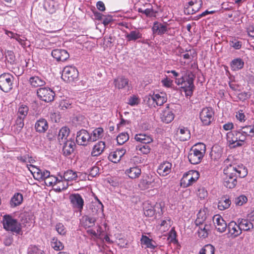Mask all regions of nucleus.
<instances>
[{
	"label": "nucleus",
	"mask_w": 254,
	"mask_h": 254,
	"mask_svg": "<svg viewBox=\"0 0 254 254\" xmlns=\"http://www.w3.org/2000/svg\"><path fill=\"white\" fill-rule=\"evenodd\" d=\"M173 224V221L169 217H165L161 220L159 225V230L161 232L167 231Z\"/></svg>",
	"instance_id": "nucleus-28"
},
{
	"label": "nucleus",
	"mask_w": 254,
	"mask_h": 254,
	"mask_svg": "<svg viewBox=\"0 0 254 254\" xmlns=\"http://www.w3.org/2000/svg\"><path fill=\"white\" fill-rule=\"evenodd\" d=\"M96 221V219L94 217L85 216L82 217L81 222L85 227L89 228L95 224Z\"/></svg>",
	"instance_id": "nucleus-48"
},
{
	"label": "nucleus",
	"mask_w": 254,
	"mask_h": 254,
	"mask_svg": "<svg viewBox=\"0 0 254 254\" xmlns=\"http://www.w3.org/2000/svg\"><path fill=\"white\" fill-rule=\"evenodd\" d=\"M125 37L127 41H135L142 38V34L138 30H132L126 34Z\"/></svg>",
	"instance_id": "nucleus-37"
},
{
	"label": "nucleus",
	"mask_w": 254,
	"mask_h": 254,
	"mask_svg": "<svg viewBox=\"0 0 254 254\" xmlns=\"http://www.w3.org/2000/svg\"><path fill=\"white\" fill-rule=\"evenodd\" d=\"M247 174V169L243 165L230 164L224 169L223 184L227 188H234L237 184V178H243Z\"/></svg>",
	"instance_id": "nucleus-1"
},
{
	"label": "nucleus",
	"mask_w": 254,
	"mask_h": 254,
	"mask_svg": "<svg viewBox=\"0 0 254 254\" xmlns=\"http://www.w3.org/2000/svg\"><path fill=\"white\" fill-rule=\"evenodd\" d=\"M96 199L97 200V202L94 203L92 205V211L93 213L97 214H101L102 215H103V204L97 198H96Z\"/></svg>",
	"instance_id": "nucleus-42"
},
{
	"label": "nucleus",
	"mask_w": 254,
	"mask_h": 254,
	"mask_svg": "<svg viewBox=\"0 0 254 254\" xmlns=\"http://www.w3.org/2000/svg\"><path fill=\"white\" fill-rule=\"evenodd\" d=\"M105 147V143L104 142H98L94 146L91 152V155L92 156H98L100 155L103 152Z\"/></svg>",
	"instance_id": "nucleus-36"
},
{
	"label": "nucleus",
	"mask_w": 254,
	"mask_h": 254,
	"mask_svg": "<svg viewBox=\"0 0 254 254\" xmlns=\"http://www.w3.org/2000/svg\"><path fill=\"white\" fill-rule=\"evenodd\" d=\"M213 221L216 229L219 232H224L227 227L223 218L219 215H215L213 217Z\"/></svg>",
	"instance_id": "nucleus-18"
},
{
	"label": "nucleus",
	"mask_w": 254,
	"mask_h": 254,
	"mask_svg": "<svg viewBox=\"0 0 254 254\" xmlns=\"http://www.w3.org/2000/svg\"><path fill=\"white\" fill-rule=\"evenodd\" d=\"M69 200L74 211L81 213L84 203L82 196L78 193L72 194L69 196Z\"/></svg>",
	"instance_id": "nucleus-14"
},
{
	"label": "nucleus",
	"mask_w": 254,
	"mask_h": 254,
	"mask_svg": "<svg viewBox=\"0 0 254 254\" xmlns=\"http://www.w3.org/2000/svg\"><path fill=\"white\" fill-rule=\"evenodd\" d=\"M4 229L13 234L19 235L22 234V226L18 221L9 214L3 216L2 220Z\"/></svg>",
	"instance_id": "nucleus-3"
},
{
	"label": "nucleus",
	"mask_w": 254,
	"mask_h": 254,
	"mask_svg": "<svg viewBox=\"0 0 254 254\" xmlns=\"http://www.w3.org/2000/svg\"><path fill=\"white\" fill-rule=\"evenodd\" d=\"M28 254H45L43 251L35 246H31L28 249Z\"/></svg>",
	"instance_id": "nucleus-60"
},
{
	"label": "nucleus",
	"mask_w": 254,
	"mask_h": 254,
	"mask_svg": "<svg viewBox=\"0 0 254 254\" xmlns=\"http://www.w3.org/2000/svg\"><path fill=\"white\" fill-rule=\"evenodd\" d=\"M6 60L10 64L13 63L15 60L14 53L11 51H7L5 53Z\"/></svg>",
	"instance_id": "nucleus-61"
},
{
	"label": "nucleus",
	"mask_w": 254,
	"mask_h": 254,
	"mask_svg": "<svg viewBox=\"0 0 254 254\" xmlns=\"http://www.w3.org/2000/svg\"><path fill=\"white\" fill-rule=\"evenodd\" d=\"M139 102L140 99L139 98L135 95H133L128 98L127 103L131 106H134L137 105Z\"/></svg>",
	"instance_id": "nucleus-58"
},
{
	"label": "nucleus",
	"mask_w": 254,
	"mask_h": 254,
	"mask_svg": "<svg viewBox=\"0 0 254 254\" xmlns=\"http://www.w3.org/2000/svg\"><path fill=\"white\" fill-rule=\"evenodd\" d=\"M152 30L153 34L162 35L167 32L168 28L166 24L156 21L153 23Z\"/></svg>",
	"instance_id": "nucleus-23"
},
{
	"label": "nucleus",
	"mask_w": 254,
	"mask_h": 254,
	"mask_svg": "<svg viewBox=\"0 0 254 254\" xmlns=\"http://www.w3.org/2000/svg\"><path fill=\"white\" fill-rule=\"evenodd\" d=\"M177 134L180 140L182 141H185L189 139L190 137V130L186 127H181L179 128Z\"/></svg>",
	"instance_id": "nucleus-34"
},
{
	"label": "nucleus",
	"mask_w": 254,
	"mask_h": 254,
	"mask_svg": "<svg viewBox=\"0 0 254 254\" xmlns=\"http://www.w3.org/2000/svg\"><path fill=\"white\" fill-rule=\"evenodd\" d=\"M14 77L8 73L0 75V89L4 92H9L13 88Z\"/></svg>",
	"instance_id": "nucleus-7"
},
{
	"label": "nucleus",
	"mask_w": 254,
	"mask_h": 254,
	"mask_svg": "<svg viewBox=\"0 0 254 254\" xmlns=\"http://www.w3.org/2000/svg\"><path fill=\"white\" fill-rule=\"evenodd\" d=\"M195 225L198 227L197 230L198 236L199 238L204 239L208 237L210 231L211 226L205 222V218H198L195 220Z\"/></svg>",
	"instance_id": "nucleus-9"
},
{
	"label": "nucleus",
	"mask_w": 254,
	"mask_h": 254,
	"mask_svg": "<svg viewBox=\"0 0 254 254\" xmlns=\"http://www.w3.org/2000/svg\"><path fill=\"white\" fill-rule=\"evenodd\" d=\"M194 78L193 76H189L185 78L184 77L176 78L175 83L181 86L183 91L185 92L186 96H190L194 89L193 84Z\"/></svg>",
	"instance_id": "nucleus-5"
},
{
	"label": "nucleus",
	"mask_w": 254,
	"mask_h": 254,
	"mask_svg": "<svg viewBox=\"0 0 254 254\" xmlns=\"http://www.w3.org/2000/svg\"><path fill=\"white\" fill-rule=\"evenodd\" d=\"M160 117L163 122L168 124L174 120L175 116L172 110L168 106H167L161 111Z\"/></svg>",
	"instance_id": "nucleus-17"
},
{
	"label": "nucleus",
	"mask_w": 254,
	"mask_h": 254,
	"mask_svg": "<svg viewBox=\"0 0 254 254\" xmlns=\"http://www.w3.org/2000/svg\"><path fill=\"white\" fill-rule=\"evenodd\" d=\"M23 200V195L21 193L17 192L15 193L11 198L10 201V205L11 207H15L20 205Z\"/></svg>",
	"instance_id": "nucleus-35"
},
{
	"label": "nucleus",
	"mask_w": 254,
	"mask_h": 254,
	"mask_svg": "<svg viewBox=\"0 0 254 254\" xmlns=\"http://www.w3.org/2000/svg\"><path fill=\"white\" fill-rule=\"evenodd\" d=\"M25 119L16 116L15 124L12 127L13 130L15 133H19L24 126V120Z\"/></svg>",
	"instance_id": "nucleus-39"
},
{
	"label": "nucleus",
	"mask_w": 254,
	"mask_h": 254,
	"mask_svg": "<svg viewBox=\"0 0 254 254\" xmlns=\"http://www.w3.org/2000/svg\"><path fill=\"white\" fill-rule=\"evenodd\" d=\"M160 180L158 178L146 176L141 179L138 184V187L142 190L157 187L160 185Z\"/></svg>",
	"instance_id": "nucleus-11"
},
{
	"label": "nucleus",
	"mask_w": 254,
	"mask_h": 254,
	"mask_svg": "<svg viewBox=\"0 0 254 254\" xmlns=\"http://www.w3.org/2000/svg\"><path fill=\"white\" fill-rule=\"evenodd\" d=\"M199 173L195 170H190L185 173L181 180V186L187 188L194 184L199 178Z\"/></svg>",
	"instance_id": "nucleus-8"
},
{
	"label": "nucleus",
	"mask_w": 254,
	"mask_h": 254,
	"mask_svg": "<svg viewBox=\"0 0 254 254\" xmlns=\"http://www.w3.org/2000/svg\"><path fill=\"white\" fill-rule=\"evenodd\" d=\"M134 139L141 144L136 146V150L140 151L144 154H147L150 151V147L148 144L153 141L152 137L150 135L144 133L136 134Z\"/></svg>",
	"instance_id": "nucleus-4"
},
{
	"label": "nucleus",
	"mask_w": 254,
	"mask_h": 254,
	"mask_svg": "<svg viewBox=\"0 0 254 254\" xmlns=\"http://www.w3.org/2000/svg\"><path fill=\"white\" fill-rule=\"evenodd\" d=\"M44 6L46 10L49 12H54L56 9V5L53 0H47L44 4Z\"/></svg>",
	"instance_id": "nucleus-52"
},
{
	"label": "nucleus",
	"mask_w": 254,
	"mask_h": 254,
	"mask_svg": "<svg viewBox=\"0 0 254 254\" xmlns=\"http://www.w3.org/2000/svg\"><path fill=\"white\" fill-rule=\"evenodd\" d=\"M69 134V129L67 127H62L59 132L58 139L61 144L62 142L66 141L67 140L71 139V138H68Z\"/></svg>",
	"instance_id": "nucleus-31"
},
{
	"label": "nucleus",
	"mask_w": 254,
	"mask_h": 254,
	"mask_svg": "<svg viewBox=\"0 0 254 254\" xmlns=\"http://www.w3.org/2000/svg\"><path fill=\"white\" fill-rule=\"evenodd\" d=\"M156 209H160V213L162 214V207L159 204H156L154 207L152 206L149 207L148 208L146 207L144 209V214L146 216L152 217L154 215Z\"/></svg>",
	"instance_id": "nucleus-43"
},
{
	"label": "nucleus",
	"mask_w": 254,
	"mask_h": 254,
	"mask_svg": "<svg viewBox=\"0 0 254 254\" xmlns=\"http://www.w3.org/2000/svg\"><path fill=\"white\" fill-rule=\"evenodd\" d=\"M126 152V150L124 148L118 149L114 151L111 152L109 154L108 158L112 162L117 163L120 162Z\"/></svg>",
	"instance_id": "nucleus-20"
},
{
	"label": "nucleus",
	"mask_w": 254,
	"mask_h": 254,
	"mask_svg": "<svg viewBox=\"0 0 254 254\" xmlns=\"http://www.w3.org/2000/svg\"><path fill=\"white\" fill-rule=\"evenodd\" d=\"M214 248L211 245H206L199 251V254H214Z\"/></svg>",
	"instance_id": "nucleus-53"
},
{
	"label": "nucleus",
	"mask_w": 254,
	"mask_h": 254,
	"mask_svg": "<svg viewBox=\"0 0 254 254\" xmlns=\"http://www.w3.org/2000/svg\"><path fill=\"white\" fill-rule=\"evenodd\" d=\"M227 227L229 233L234 237L238 236L241 233L242 231L239 224H237L234 221L230 222Z\"/></svg>",
	"instance_id": "nucleus-32"
},
{
	"label": "nucleus",
	"mask_w": 254,
	"mask_h": 254,
	"mask_svg": "<svg viewBox=\"0 0 254 254\" xmlns=\"http://www.w3.org/2000/svg\"><path fill=\"white\" fill-rule=\"evenodd\" d=\"M125 173L129 178L133 179L137 178L140 176L141 170L139 167L135 166L127 169Z\"/></svg>",
	"instance_id": "nucleus-33"
},
{
	"label": "nucleus",
	"mask_w": 254,
	"mask_h": 254,
	"mask_svg": "<svg viewBox=\"0 0 254 254\" xmlns=\"http://www.w3.org/2000/svg\"><path fill=\"white\" fill-rule=\"evenodd\" d=\"M71 103L68 100H63L60 103V105L62 110L67 109L71 107Z\"/></svg>",
	"instance_id": "nucleus-63"
},
{
	"label": "nucleus",
	"mask_w": 254,
	"mask_h": 254,
	"mask_svg": "<svg viewBox=\"0 0 254 254\" xmlns=\"http://www.w3.org/2000/svg\"><path fill=\"white\" fill-rule=\"evenodd\" d=\"M104 135V129L102 127H97L94 129L90 134V141L93 142L101 138Z\"/></svg>",
	"instance_id": "nucleus-40"
},
{
	"label": "nucleus",
	"mask_w": 254,
	"mask_h": 254,
	"mask_svg": "<svg viewBox=\"0 0 254 254\" xmlns=\"http://www.w3.org/2000/svg\"><path fill=\"white\" fill-rule=\"evenodd\" d=\"M231 201L229 199H221L218 203V208L220 210H224L229 207Z\"/></svg>",
	"instance_id": "nucleus-50"
},
{
	"label": "nucleus",
	"mask_w": 254,
	"mask_h": 254,
	"mask_svg": "<svg viewBox=\"0 0 254 254\" xmlns=\"http://www.w3.org/2000/svg\"><path fill=\"white\" fill-rule=\"evenodd\" d=\"M58 180L59 179H58V178L56 177L51 176L50 175L46 179H45V183L47 186L49 187L53 186H54V188H55V185L57 184Z\"/></svg>",
	"instance_id": "nucleus-54"
},
{
	"label": "nucleus",
	"mask_w": 254,
	"mask_h": 254,
	"mask_svg": "<svg viewBox=\"0 0 254 254\" xmlns=\"http://www.w3.org/2000/svg\"><path fill=\"white\" fill-rule=\"evenodd\" d=\"M48 127L49 126L47 121L43 118L40 119L37 121L35 124V128L36 131L40 133L45 132Z\"/></svg>",
	"instance_id": "nucleus-27"
},
{
	"label": "nucleus",
	"mask_w": 254,
	"mask_h": 254,
	"mask_svg": "<svg viewBox=\"0 0 254 254\" xmlns=\"http://www.w3.org/2000/svg\"><path fill=\"white\" fill-rule=\"evenodd\" d=\"M114 84L116 88L119 89H124L128 86V79L124 76H118L114 80Z\"/></svg>",
	"instance_id": "nucleus-29"
},
{
	"label": "nucleus",
	"mask_w": 254,
	"mask_h": 254,
	"mask_svg": "<svg viewBox=\"0 0 254 254\" xmlns=\"http://www.w3.org/2000/svg\"><path fill=\"white\" fill-rule=\"evenodd\" d=\"M248 201V198L245 195H241L235 198V203L238 206H242Z\"/></svg>",
	"instance_id": "nucleus-56"
},
{
	"label": "nucleus",
	"mask_w": 254,
	"mask_h": 254,
	"mask_svg": "<svg viewBox=\"0 0 254 254\" xmlns=\"http://www.w3.org/2000/svg\"><path fill=\"white\" fill-rule=\"evenodd\" d=\"M230 46L235 50H239L242 48V42L234 38L230 41Z\"/></svg>",
	"instance_id": "nucleus-57"
},
{
	"label": "nucleus",
	"mask_w": 254,
	"mask_h": 254,
	"mask_svg": "<svg viewBox=\"0 0 254 254\" xmlns=\"http://www.w3.org/2000/svg\"><path fill=\"white\" fill-rule=\"evenodd\" d=\"M244 66V62L240 58L234 59L230 63L231 68L233 71H238L241 69Z\"/></svg>",
	"instance_id": "nucleus-38"
},
{
	"label": "nucleus",
	"mask_w": 254,
	"mask_h": 254,
	"mask_svg": "<svg viewBox=\"0 0 254 254\" xmlns=\"http://www.w3.org/2000/svg\"><path fill=\"white\" fill-rule=\"evenodd\" d=\"M250 220L246 219H239L238 220V223L241 228V231H249L253 228V224Z\"/></svg>",
	"instance_id": "nucleus-41"
},
{
	"label": "nucleus",
	"mask_w": 254,
	"mask_h": 254,
	"mask_svg": "<svg viewBox=\"0 0 254 254\" xmlns=\"http://www.w3.org/2000/svg\"><path fill=\"white\" fill-rule=\"evenodd\" d=\"M56 230L59 234L64 236L65 235L66 231L64 225L61 223H59L56 225Z\"/></svg>",
	"instance_id": "nucleus-59"
},
{
	"label": "nucleus",
	"mask_w": 254,
	"mask_h": 254,
	"mask_svg": "<svg viewBox=\"0 0 254 254\" xmlns=\"http://www.w3.org/2000/svg\"><path fill=\"white\" fill-rule=\"evenodd\" d=\"M51 55L57 61L61 62L66 61L69 57L67 52L64 49H54L52 51Z\"/></svg>",
	"instance_id": "nucleus-19"
},
{
	"label": "nucleus",
	"mask_w": 254,
	"mask_h": 254,
	"mask_svg": "<svg viewBox=\"0 0 254 254\" xmlns=\"http://www.w3.org/2000/svg\"><path fill=\"white\" fill-rule=\"evenodd\" d=\"M29 82L33 87H38L45 85L46 81L42 76H32L29 79Z\"/></svg>",
	"instance_id": "nucleus-26"
},
{
	"label": "nucleus",
	"mask_w": 254,
	"mask_h": 254,
	"mask_svg": "<svg viewBox=\"0 0 254 254\" xmlns=\"http://www.w3.org/2000/svg\"><path fill=\"white\" fill-rule=\"evenodd\" d=\"M37 94L39 99L46 102L53 101L55 96V93L53 90L48 87L39 88L37 91Z\"/></svg>",
	"instance_id": "nucleus-12"
},
{
	"label": "nucleus",
	"mask_w": 254,
	"mask_h": 254,
	"mask_svg": "<svg viewBox=\"0 0 254 254\" xmlns=\"http://www.w3.org/2000/svg\"><path fill=\"white\" fill-rule=\"evenodd\" d=\"M172 165L169 162H164L161 163L158 167L157 173L160 176L165 177L170 174L171 171Z\"/></svg>",
	"instance_id": "nucleus-22"
},
{
	"label": "nucleus",
	"mask_w": 254,
	"mask_h": 254,
	"mask_svg": "<svg viewBox=\"0 0 254 254\" xmlns=\"http://www.w3.org/2000/svg\"><path fill=\"white\" fill-rule=\"evenodd\" d=\"M129 139L128 134L126 132H122L117 137V141L119 144L122 145Z\"/></svg>",
	"instance_id": "nucleus-55"
},
{
	"label": "nucleus",
	"mask_w": 254,
	"mask_h": 254,
	"mask_svg": "<svg viewBox=\"0 0 254 254\" xmlns=\"http://www.w3.org/2000/svg\"><path fill=\"white\" fill-rule=\"evenodd\" d=\"M202 4L201 0H190L185 6L186 10L189 14H192L198 11Z\"/></svg>",
	"instance_id": "nucleus-15"
},
{
	"label": "nucleus",
	"mask_w": 254,
	"mask_h": 254,
	"mask_svg": "<svg viewBox=\"0 0 254 254\" xmlns=\"http://www.w3.org/2000/svg\"><path fill=\"white\" fill-rule=\"evenodd\" d=\"M241 134L244 136V141L246 140L247 137H253L254 136V126L248 125L241 127L239 129Z\"/></svg>",
	"instance_id": "nucleus-25"
},
{
	"label": "nucleus",
	"mask_w": 254,
	"mask_h": 254,
	"mask_svg": "<svg viewBox=\"0 0 254 254\" xmlns=\"http://www.w3.org/2000/svg\"><path fill=\"white\" fill-rule=\"evenodd\" d=\"M206 152V146L204 143H198L194 144L190 149L188 158L191 164L200 163Z\"/></svg>",
	"instance_id": "nucleus-2"
},
{
	"label": "nucleus",
	"mask_w": 254,
	"mask_h": 254,
	"mask_svg": "<svg viewBox=\"0 0 254 254\" xmlns=\"http://www.w3.org/2000/svg\"><path fill=\"white\" fill-rule=\"evenodd\" d=\"M76 140L80 145H86L91 142L90 134L87 130L81 129L77 132Z\"/></svg>",
	"instance_id": "nucleus-16"
},
{
	"label": "nucleus",
	"mask_w": 254,
	"mask_h": 254,
	"mask_svg": "<svg viewBox=\"0 0 254 254\" xmlns=\"http://www.w3.org/2000/svg\"><path fill=\"white\" fill-rule=\"evenodd\" d=\"M227 141L232 147L242 146L244 142V136L238 130L229 131L227 133Z\"/></svg>",
	"instance_id": "nucleus-6"
},
{
	"label": "nucleus",
	"mask_w": 254,
	"mask_h": 254,
	"mask_svg": "<svg viewBox=\"0 0 254 254\" xmlns=\"http://www.w3.org/2000/svg\"><path fill=\"white\" fill-rule=\"evenodd\" d=\"M68 186V183L64 180L63 181L59 179L57 184L55 185L54 190L57 192H61L67 188Z\"/></svg>",
	"instance_id": "nucleus-49"
},
{
	"label": "nucleus",
	"mask_w": 254,
	"mask_h": 254,
	"mask_svg": "<svg viewBox=\"0 0 254 254\" xmlns=\"http://www.w3.org/2000/svg\"><path fill=\"white\" fill-rule=\"evenodd\" d=\"M51 246L56 251H62L64 249V244L56 237H53L51 239Z\"/></svg>",
	"instance_id": "nucleus-45"
},
{
	"label": "nucleus",
	"mask_w": 254,
	"mask_h": 254,
	"mask_svg": "<svg viewBox=\"0 0 254 254\" xmlns=\"http://www.w3.org/2000/svg\"><path fill=\"white\" fill-rule=\"evenodd\" d=\"M236 117L241 122H243L246 120V116L242 110H240L236 113Z\"/></svg>",
	"instance_id": "nucleus-64"
},
{
	"label": "nucleus",
	"mask_w": 254,
	"mask_h": 254,
	"mask_svg": "<svg viewBox=\"0 0 254 254\" xmlns=\"http://www.w3.org/2000/svg\"><path fill=\"white\" fill-rule=\"evenodd\" d=\"M149 101H152L157 106H161L167 100V95L165 93L153 94L149 98Z\"/></svg>",
	"instance_id": "nucleus-21"
},
{
	"label": "nucleus",
	"mask_w": 254,
	"mask_h": 254,
	"mask_svg": "<svg viewBox=\"0 0 254 254\" xmlns=\"http://www.w3.org/2000/svg\"><path fill=\"white\" fill-rule=\"evenodd\" d=\"M77 174L76 172H74L71 170H67L64 172L63 178L65 181H76L77 179Z\"/></svg>",
	"instance_id": "nucleus-46"
},
{
	"label": "nucleus",
	"mask_w": 254,
	"mask_h": 254,
	"mask_svg": "<svg viewBox=\"0 0 254 254\" xmlns=\"http://www.w3.org/2000/svg\"><path fill=\"white\" fill-rule=\"evenodd\" d=\"M138 12L145 14L147 17H151L156 16V11H155L152 7L147 8L143 9L141 8H138L137 9Z\"/></svg>",
	"instance_id": "nucleus-51"
},
{
	"label": "nucleus",
	"mask_w": 254,
	"mask_h": 254,
	"mask_svg": "<svg viewBox=\"0 0 254 254\" xmlns=\"http://www.w3.org/2000/svg\"><path fill=\"white\" fill-rule=\"evenodd\" d=\"M78 72L75 66H66L64 67L62 74V78L67 82H72L76 80Z\"/></svg>",
	"instance_id": "nucleus-10"
},
{
	"label": "nucleus",
	"mask_w": 254,
	"mask_h": 254,
	"mask_svg": "<svg viewBox=\"0 0 254 254\" xmlns=\"http://www.w3.org/2000/svg\"><path fill=\"white\" fill-rule=\"evenodd\" d=\"M176 236L177 234L175 228H172L168 234V239L171 243H175L177 242Z\"/></svg>",
	"instance_id": "nucleus-62"
},
{
	"label": "nucleus",
	"mask_w": 254,
	"mask_h": 254,
	"mask_svg": "<svg viewBox=\"0 0 254 254\" xmlns=\"http://www.w3.org/2000/svg\"><path fill=\"white\" fill-rule=\"evenodd\" d=\"M29 170L32 174L34 178L37 180L40 181L41 178L42 170L38 168L35 167L33 165H30V167H28Z\"/></svg>",
	"instance_id": "nucleus-47"
},
{
	"label": "nucleus",
	"mask_w": 254,
	"mask_h": 254,
	"mask_svg": "<svg viewBox=\"0 0 254 254\" xmlns=\"http://www.w3.org/2000/svg\"><path fill=\"white\" fill-rule=\"evenodd\" d=\"M140 242L141 245L145 246L146 248L154 250L157 247L156 242L146 235H142Z\"/></svg>",
	"instance_id": "nucleus-30"
},
{
	"label": "nucleus",
	"mask_w": 254,
	"mask_h": 254,
	"mask_svg": "<svg viewBox=\"0 0 254 254\" xmlns=\"http://www.w3.org/2000/svg\"><path fill=\"white\" fill-rule=\"evenodd\" d=\"M29 112V107L25 104H20L17 108L16 116L25 119Z\"/></svg>",
	"instance_id": "nucleus-44"
},
{
	"label": "nucleus",
	"mask_w": 254,
	"mask_h": 254,
	"mask_svg": "<svg viewBox=\"0 0 254 254\" xmlns=\"http://www.w3.org/2000/svg\"><path fill=\"white\" fill-rule=\"evenodd\" d=\"M214 113L212 108L206 107L202 109L199 114L200 119L205 126L210 125L214 119Z\"/></svg>",
	"instance_id": "nucleus-13"
},
{
	"label": "nucleus",
	"mask_w": 254,
	"mask_h": 254,
	"mask_svg": "<svg viewBox=\"0 0 254 254\" xmlns=\"http://www.w3.org/2000/svg\"><path fill=\"white\" fill-rule=\"evenodd\" d=\"M64 144L63 147V153L65 156L70 155L74 151L75 144L72 139L67 140L66 141L62 142Z\"/></svg>",
	"instance_id": "nucleus-24"
}]
</instances>
